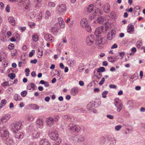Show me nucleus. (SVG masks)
I'll use <instances>...</instances> for the list:
<instances>
[{
	"mask_svg": "<svg viewBox=\"0 0 145 145\" xmlns=\"http://www.w3.org/2000/svg\"><path fill=\"white\" fill-rule=\"evenodd\" d=\"M44 39L47 42L53 41L54 40L52 35L48 33H44Z\"/></svg>",
	"mask_w": 145,
	"mask_h": 145,
	"instance_id": "12",
	"label": "nucleus"
},
{
	"mask_svg": "<svg viewBox=\"0 0 145 145\" xmlns=\"http://www.w3.org/2000/svg\"><path fill=\"white\" fill-rule=\"evenodd\" d=\"M78 137L77 136H75L72 138V140L74 142L76 143L77 142Z\"/></svg>",
	"mask_w": 145,
	"mask_h": 145,
	"instance_id": "52",
	"label": "nucleus"
},
{
	"mask_svg": "<svg viewBox=\"0 0 145 145\" xmlns=\"http://www.w3.org/2000/svg\"><path fill=\"white\" fill-rule=\"evenodd\" d=\"M62 44L61 43H58L57 44L56 46V49L57 50V51L59 53H61V50L63 47L62 46Z\"/></svg>",
	"mask_w": 145,
	"mask_h": 145,
	"instance_id": "32",
	"label": "nucleus"
},
{
	"mask_svg": "<svg viewBox=\"0 0 145 145\" xmlns=\"http://www.w3.org/2000/svg\"><path fill=\"white\" fill-rule=\"evenodd\" d=\"M14 46L13 44L10 43L8 46V49L10 50H12L14 49Z\"/></svg>",
	"mask_w": 145,
	"mask_h": 145,
	"instance_id": "51",
	"label": "nucleus"
},
{
	"mask_svg": "<svg viewBox=\"0 0 145 145\" xmlns=\"http://www.w3.org/2000/svg\"><path fill=\"white\" fill-rule=\"evenodd\" d=\"M54 142V145H59L61 142V140L60 139H58V140H56Z\"/></svg>",
	"mask_w": 145,
	"mask_h": 145,
	"instance_id": "47",
	"label": "nucleus"
},
{
	"mask_svg": "<svg viewBox=\"0 0 145 145\" xmlns=\"http://www.w3.org/2000/svg\"><path fill=\"white\" fill-rule=\"evenodd\" d=\"M42 16V12H40L36 16V20L37 21H40L41 20Z\"/></svg>",
	"mask_w": 145,
	"mask_h": 145,
	"instance_id": "36",
	"label": "nucleus"
},
{
	"mask_svg": "<svg viewBox=\"0 0 145 145\" xmlns=\"http://www.w3.org/2000/svg\"><path fill=\"white\" fill-rule=\"evenodd\" d=\"M26 12V14L31 19L35 17L36 14H37V10L36 9H32L29 10Z\"/></svg>",
	"mask_w": 145,
	"mask_h": 145,
	"instance_id": "5",
	"label": "nucleus"
},
{
	"mask_svg": "<svg viewBox=\"0 0 145 145\" xmlns=\"http://www.w3.org/2000/svg\"><path fill=\"white\" fill-rule=\"evenodd\" d=\"M15 133L14 135V137L15 138L17 139L22 138L24 137L23 134L21 132L17 133V132Z\"/></svg>",
	"mask_w": 145,
	"mask_h": 145,
	"instance_id": "24",
	"label": "nucleus"
},
{
	"mask_svg": "<svg viewBox=\"0 0 145 145\" xmlns=\"http://www.w3.org/2000/svg\"><path fill=\"white\" fill-rule=\"evenodd\" d=\"M97 22L100 24H101L104 21V18L102 16H100L97 18Z\"/></svg>",
	"mask_w": 145,
	"mask_h": 145,
	"instance_id": "35",
	"label": "nucleus"
},
{
	"mask_svg": "<svg viewBox=\"0 0 145 145\" xmlns=\"http://www.w3.org/2000/svg\"><path fill=\"white\" fill-rule=\"evenodd\" d=\"M58 29L56 27H53L51 29V32H52L54 34H56L58 31Z\"/></svg>",
	"mask_w": 145,
	"mask_h": 145,
	"instance_id": "34",
	"label": "nucleus"
},
{
	"mask_svg": "<svg viewBox=\"0 0 145 145\" xmlns=\"http://www.w3.org/2000/svg\"><path fill=\"white\" fill-rule=\"evenodd\" d=\"M105 79L104 78H103L100 81V82H99V85L101 86L105 82Z\"/></svg>",
	"mask_w": 145,
	"mask_h": 145,
	"instance_id": "57",
	"label": "nucleus"
},
{
	"mask_svg": "<svg viewBox=\"0 0 145 145\" xmlns=\"http://www.w3.org/2000/svg\"><path fill=\"white\" fill-rule=\"evenodd\" d=\"M59 119V116H54V118L49 117L47 119L46 121V124L50 127L52 126L54 124L56 123Z\"/></svg>",
	"mask_w": 145,
	"mask_h": 145,
	"instance_id": "2",
	"label": "nucleus"
},
{
	"mask_svg": "<svg viewBox=\"0 0 145 145\" xmlns=\"http://www.w3.org/2000/svg\"><path fill=\"white\" fill-rule=\"evenodd\" d=\"M8 20L10 23L12 25L14 26L15 25L16 21L15 18L14 17L9 16L8 18Z\"/></svg>",
	"mask_w": 145,
	"mask_h": 145,
	"instance_id": "20",
	"label": "nucleus"
},
{
	"mask_svg": "<svg viewBox=\"0 0 145 145\" xmlns=\"http://www.w3.org/2000/svg\"><path fill=\"white\" fill-rule=\"evenodd\" d=\"M31 108L33 110H38L39 107L36 104H31Z\"/></svg>",
	"mask_w": 145,
	"mask_h": 145,
	"instance_id": "37",
	"label": "nucleus"
},
{
	"mask_svg": "<svg viewBox=\"0 0 145 145\" xmlns=\"http://www.w3.org/2000/svg\"><path fill=\"white\" fill-rule=\"evenodd\" d=\"M106 141V139L104 137H102L101 138L100 143L101 144H103Z\"/></svg>",
	"mask_w": 145,
	"mask_h": 145,
	"instance_id": "49",
	"label": "nucleus"
},
{
	"mask_svg": "<svg viewBox=\"0 0 145 145\" xmlns=\"http://www.w3.org/2000/svg\"><path fill=\"white\" fill-rule=\"evenodd\" d=\"M57 11L61 13L63 12V5L61 4L58 5L56 8Z\"/></svg>",
	"mask_w": 145,
	"mask_h": 145,
	"instance_id": "25",
	"label": "nucleus"
},
{
	"mask_svg": "<svg viewBox=\"0 0 145 145\" xmlns=\"http://www.w3.org/2000/svg\"><path fill=\"white\" fill-rule=\"evenodd\" d=\"M8 132L6 128L3 127L0 128V137L2 140L5 141V143L7 145H11L12 144L13 139L9 138Z\"/></svg>",
	"mask_w": 145,
	"mask_h": 145,
	"instance_id": "1",
	"label": "nucleus"
},
{
	"mask_svg": "<svg viewBox=\"0 0 145 145\" xmlns=\"http://www.w3.org/2000/svg\"><path fill=\"white\" fill-rule=\"evenodd\" d=\"M109 87L110 88L116 89L117 88V86L116 85L114 84H110L109 85Z\"/></svg>",
	"mask_w": 145,
	"mask_h": 145,
	"instance_id": "64",
	"label": "nucleus"
},
{
	"mask_svg": "<svg viewBox=\"0 0 145 145\" xmlns=\"http://www.w3.org/2000/svg\"><path fill=\"white\" fill-rule=\"evenodd\" d=\"M36 126L37 128L42 129L44 127V123L42 119L37 118L36 120Z\"/></svg>",
	"mask_w": 145,
	"mask_h": 145,
	"instance_id": "9",
	"label": "nucleus"
},
{
	"mask_svg": "<svg viewBox=\"0 0 145 145\" xmlns=\"http://www.w3.org/2000/svg\"><path fill=\"white\" fill-rule=\"evenodd\" d=\"M1 85L3 86L4 88H6L7 86H10V85L8 82H5L1 84Z\"/></svg>",
	"mask_w": 145,
	"mask_h": 145,
	"instance_id": "40",
	"label": "nucleus"
},
{
	"mask_svg": "<svg viewBox=\"0 0 145 145\" xmlns=\"http://www.w3.org/2000/svg\"><path fill=\"white\" fill-rule=\"evenodd\" d=\"M108 93V91H103L102 93V97L103 98H105L106 97V95Z\"/></svg>",
	"mask_w": 145,
	"mask_h": 145,
	"instance_id": "53",
	"label": "nucleus"
},
{
	"mask_svg": "<svg viewBox=\"0 0 145 145\" xmlns=\"http://www.w3.org/2000/svg\"><path fill=\"white\" fill-rule=\"evenodd\" d=\"M121 126L120 125H118L115 126V129L117 131H119L121 128Z\"/></svg>",
	"mask_w": 145,
	"mask_h": 145,
	"instance_id": "58",
	"label": "nucleus"
},
{
	"mask_svg": "<svg viewBox=\"0 0 145 145\" xmlns=\"http://www.w3.org/2000/svg\"><path fill=\"white\" fill-rule=\"evenodd\" d=\"M10 117V116L9 115H4L1 118V120L3 122H6L8 120Z\"/></svg>",
	"mask_w": 145,
	"mask_h": 145,
	"instance_id": "23",
	"label": "nucleus"
},
{
	"mask_svg": "<svg viewBox=\"0 0 145 145\" xmlns=\"http://www.w3.org/2000/svg\"><path fill=\"white\" fill-rule=\"evenodd\" d=\"M102 37H96L95 40V44L96 45L99 46V48H101L103 47V44L102 42Z\"/></svg>",
	"mask_w": 145,
	"mask_h": 145,
	"instance_id": "7",
	"label": "nucleus"
},
{
	"mask_svg": "<svg viewBox=\"0 0 145 145\" xmlns=\"http://www.w3.org/2000/svg\"><path fill=\"white\" fill-rule=\"evenodd\" d=\"M103 10L106 13H108L110 12V6L108 3H106L104 4Z\"/></svg>",
	"mask_w": 145,
	"mask_h": 145,
	"instance_id": "19",
	"label": "nucleus"
},
{
	"mask_svg": "<svg viewBox=\"0 0 145 145\" xmlns=\"http://www.w3.org/2000/svg\"><path fill=\"white\" fill-rule=\"evenodd\" d=\"M42 0H36L34 1L35 7L36 8H38L42 6Z\"/></svg>",
	"mask_w": 145,
	"mask_h": 145,
	"instance_id": "17",
	"label": "nucleus"
},
{
	"mask_svg": "<svg viewBox=\"0 0 145 145\" xmlns=\"http://www.w3.org/2000/svg\"><path fill=\"white\" fill-rule=\"evenodd\" d=\"M22 122L21 121L14 123L12 128V131L13 133L17 132L22 128Z\"/></svg>",
	"mask_w": 145,
	"mask_h": 145,
	"instance_id": "3",
	"label": "nucleus"
},
{
	"mask_svg": "<svg viewBox=\"0 0 145 145\" xmlns=\"http://www.w3.org/2000/svg\"><path fill=\"white\" fill-rule=\"evenodd\" d=\"M32 39L35 42H37L38 40V36L37 35H33L32 36Z\"/></svg>",
	"mask_w": 145,
	"mask_h": 145,
	"instance_id": "48",
	"label": "nucleus"
},
{
	"mask_svg": "<svg viewBox=\"0 0 145 145\" xmlns=\"http://www.w3.org/2000/svg\"><path fill=\"white\" fill-rule=\"evenodd\" d=\"M93 5L92 4L89 5L87 8V12L89 13L91 12L93 10Z\"/></svg>",
	"mask_w": 145,
	"mask_h": 145,
	"instance_id": "33",
	"label": "nucleus"
},
{
	"mask_svg": "<svg viewBox=\"0 0 145 145\" xmlns=\"http://www.w3.org/2000/svg\"><path fill=\"white\" fill-rule=\"evenodd\" d=\"M85 28L86 31L89 32L91 33V29L90 26L88 25V24L84 27Z\"/></svg>",
	"mask_w": 145,
	"mask_h": 145,
	"instance_id": "42",
	"label": "nucleus"
},
{
	"mask_svg": "<svg viewBox=\"0 0 145 145\" xmlns=\"http://www.w3.org/2000/svg\"><path fill=\"white\" fill-rule=\"evenodd\" d=\"M30 1L29 0H25L24 3V7L25 8L26 10L29 9L30 8L29 5Z\"/></svg>",
	"mask_w": 145,
	"mask_h": 145,
	"instance_id": "28",
	"label": "nucleus"
},
{
	"mask_svg": "<svg viewBox=\"0 0 145 145\" xmlns=\"http://www.w3.org/2000/svg\"><path fill=\"white\" fill-rule=\"evenodd\" d=\"M14 99L15 101H18L21 100L22 99V98L19 95L15 94L14 96Z\"/></svg>",
	"mask_w": 145,
	"mask_h": 145,
	"instance_id": "30",
	"label": "nucleus"
},
{
	"mask_svg": "<svg viewBox=\"0 0 145 145\" xmlns=\"http://www.w3.org/2000/svg\"><path fill=\"white\" fill-rule=\"evenodd\" d=\"M116 32L115 30L113 29L110 30L108 33L107 38L108 40H111L115 36Z\"/></svg>",
	"mask_w": 145,
	"mask_h": 145,
	"instance_id": "8",
	"label": "nucleus"
},
{
	"mask_svg": "<svg viewBox=\"0 0 145 145\" xmlns=\"http://www.w3.org/2000/svg\"><path fill=\"white\" fill-rule=\"evenodd\" d=\"M58 22L59 24L60 27L61 28H63V18L61 17H59L58 19Z\"/></svg>",
	"mask_w": 145,
	"mask_h": 145,
	"instance_id": "31",
	"label": "nucleus"
},
{
	"mask_svg": "<svg viewBox=\"0 0 145 145\" xmlns=\"http://www.w3.org/2000/svg\"><path fill=\"white\" fill-rule=\"evenodd\" d=\"M51 16V13L48 10H47L45 13V18L46 19H48L49 17Z\"/></svg>",
	"mask_w": 145,
	"mask_h": 145,
	"instance_id": "38",
	"label": "nucleus"
},
{
	"mask_svg": "<svg viewBox=\"0 0 145 145\" xmlns=\"http://www.w3.org/2000/svg\"><path fill=\"white\" fill-rule=\"evenodd\" d=\"M50 143L47 139H44L40 141V145H50Z\"/></svg>",
	"mask_w": 145,
	"mask_h": 145,
	"instance_id": "22",
	"label": "nucleus"
},
{
	"mask_svg": "<svg viewBox=\"0 0 145 145\" xmlns=\"http://www.w3.org/2000/svg\"><path fill=\"white\" fill-rule=\"evenodd\" d=\"M119 55L121 59L125 55V53L123 52H119Z\"/></svg>",
	"mask_w": 145,
	"mask_h": 145,
	"instance_id": "56",
	"label": "nucleus"
},
{
	"mask_svg": "<svg viewBox=\"0 0 145 145\" xmlns=\"http://www.w3.org/2000/svg\"><path fill=\"white\" fill-rule=\"evenodd\" d=\"M104 30L103 29L102 27H99L96 29L95 32L94 34L96 37H102L101 35L102 33H103Z\"/></svg>",
	"mask_w": 145,
	"mask_h": 145,
	"instance_id": "10",
	"label": "nucleus"
},
{
	"mask_svg": "<svg viewBox=\"0 0 145 145\" xmlns=\"http://www.w3.org/2000/svg\"><path fill=\"white\" fill-rule=\"evenodd\" d=\"M101 27H103V29L104 30L103 33H106L108 30L110 29V27L107 25L106 23H105L104 24L102 25Z\"/></svg>",
	"mask_w": 145,
	"mask_h": 145,
	"instance_id": "26",
	"label": "nucleus"
},
{
	"mask_svg": "<svg viewBox=\"0 0 145 145\" xmlns=\"http://www.w3.org/2000/svg\"><path fill=\"white\" fill-rule=\"evenodd\" d=\"M27 119L29 121H31L34 119V118L32 116H29L27 117Z\"/></svg>",
	"mask_w": 145,
	"mask_h": 145,
	"instance_id": "62",
	"label": "nucleus"
},
{
	"mask_svg": "<svg viewBox=\"0 0 145 145\" xmlns=\"http://www.w3.org/2000/svg\"><path fill=\"white\" fill-rule=\"evenodd\" d=\"M69 64L70 65L71 67L73 66L75 64L76 61L74 60H69L68 61Z\"/></svg>",
	"mask_w": 145,
	"mask_h": 145,
	"instance_id": "43",
	"label": "nucleus"
},
{
	"mask_svg": "<svg viewBox=\"0 0 145 145\" xmlns=\"http://www.w3.org/2000/svg\"><path fill=\"white\" fill-rule=\"evenodd\" d=\"M36 130L35 127L33 124L29 125L27 128V131L28 133H32V132Z\"/></svg>",
	"mask_w": 145,
	"mask_h": 145,
	"instance_id": "15",
	"label": "nucleus"
},
{
	"mask_svg": "<svg viewBox=\"0 0 145 145\" xmlns=\"http://www.w3.org/2000/svg\"><path fill=\"white\" fill-rule=\"evenodd\" d=\"M127 32L130 34H133L134 32V27L133 25L129 24L127 27Z\"/></svg>",
	"mask_w": 145,
	"mask_h": 145,
	"instance_id": "13",
	"label": "nucleus"
},
{
	"mask_svg": "<svg viewBox=\"0 0 145 145\" xmlns=\"http://www.w3.org/2000/svg\"><path fill=\"white\" fill-rule=\"evenodd\" d=\"M116 143V142L115 140L114 139H112V140L110 141L109 145H114Z\"/></svg>",
	"mask_w": 145,
	"mask_h": 145,
	"instance_id": "63",
	"label": "nucleus"
},
{
	"mask_svg": "<svg viewBox=\"0 0 145 145\" xmlns=\"http://www.w3.org/2000/svg\"><path fill=\"white\" fill-rule=\"evenodd\" d=\"M95 105H94L93 103V102H90L87 106V109L90 111H91L93 107H94Z\"/></svg>",
	"mask_w": 145,
	"mask_h": 145,
	"instance_id": "21",
	"label": "nucleus"
},
{
	"mask_svg": "<svg viewBox=\"0 0 145 145\" xmlns=\"http://www.w3.org/2000/svg\"><path fill=\"white\" fill-rule=\"evenodd\" d=\"M95 40L94 36L91 34L88 35L86 39V43L88 45H92Z\"/></svg>",
	"mask_w": 145,
	"mask_h": 145,
	"instance_id": "6",
	"label": "nucleus"
},
{
	"mask_svg": "<svg viewBox=\"0 0 145 145\" xmlns=\"http://www.w3.org/2000/svg\"><path fill=\"white\" fill-rule=\"evenodd\" d=\"M28 25L31 28L34 27L35 25V24L33 22H29L28 23Z\"/></svg>",
	"mask_w": 145,
	"mask_h": 145,
	"instance_id": "50",
	"label": "nucleus"
},
{
	"mask_svg": "<svg viewBox=\"0 0 145 145\" xmlns=\"http://www.w3.org/2000/svg\"><path fill=\"white\" fill-rule=\"evenodd\" d=\"M100 102L99 103L95 101L94 103H93L94 105H95V106H94V107H97L99 106H100Z\"/></svg>",
	"mask_w": 145,
	"mask_h": 145,
	"instance_id": "61",
	"label": "nucleus"
},
{
	"mask_svg": "<svg viewBox=\"0 0 145 145\" xmlns=\"http://www.w3.org/2000/svg\"><path fill=\"white\" fill-rule=\"evenodd\" d=\"M84 140V137L82 136H79L78 137V141L77 143H79L80 142H83Z\"/></svg>",
	"mask_w": 145,
	"mask_h": 145,
	"instance_id": "44",
	"label": "nucleus"
},
{
	"mask_svg": "<svg viewBox=\"0 0 145 145\" xmlns=\"http://www.w3.org/2000/svg\"><path fill=\"white\" fill-rule=\"evenodd\" d=\"M105 71V68L103 67H100L97 70V72H103Z\"/></svg>",
	"mask_w": 145,
	"mask_h": 145,
	"instance_id": "45",
	"label": "nucleus"
},
{
	"mask_svg": "<svg viewBox=\"0 0 145 145\" xmlns=\"http://www.w3.org/2000/svg\"><path fill=\"white\" fill-rule=\"evenodd\" d=\"M103 12V10L99 8L96 9L95 11V15L97 16L102 15Z\"/></svg>",
	"mask_w": 145,
	"mask_h": 145,
	"instance_id": "29",
	"label": "nucleus"
},
{
	"mask_svg": "<svg viewBox=\"0 0 145 145\" xmlns=\"http://www.w3.org/2000/svg\"><path fill=\"white\" fill-rule=\"evenodd\" d=\"M48 135L52 140H58V135L57 132L55 130L50 131L48 133Z\"/></svg>",
	"mask_w": 145,
	"mask_h": 145,
	"instance_id": "4",
	"label": "nucleus"
},
{
	"mask_svg": "<svg viewBox=\"0 0 145 145\" xmlns=\"http://www.w3.org/2000/svg\"><path fill=\"white\" fill-rule=\"evenodd\" d=\"M78 89L77 88L74 87L72 88L71 91V94L73 95H75L78 93Z\"/></svg>",
	"mask_w": 145,
	"mask_h": 145,
	"instance_id": "27",
	"label": "nucleus"
},
{
	"mask_svg": "<svg viewBox=\"0 0 145 145\" xmlns=\"http://www.w3.org/2000/svg\"><path fill=\"white\" fill-rule=\"evenodd\" d=\"M84 66V64H80L79 66V68H78L79 71L80 72H81L84 69V68H80V67L83 66Z\"/></svg>",
	"mask_w": 145,
	"mask_h": 145,
	"instance_id": "55",
	"label": "nucleus"
},
{
	"mask_svg": "<svg viewBox=\"0 0 145 145\" xmlns=\"http://www.w3.org/2000/svg\"><path fill=\"white\" fill-rule=\"evenodd\" d=\"M69 129L73 132H78L80 131V128L77 127L74 124H70Z\"/></svg>",
	"mask_w": 145,
	"mask_h": 145,
	"instance_id": "11",
	"label": "nucleus"
},
{
	"mask_svg": "<svg viewBox=\"0 0 145 145\" xmlns=\"http://www.w3.org/2000/svg\"><path fill=\"white\" fill-rule=\"evenodd\" d=\"M27 93V91L25 90L22 91L21 93V95L22 97H25Z\"/></svg>",
	"mask_w": 145,
	"mask_h": 145,
	"instance_id": "54",
	"label": "nucleus"
},
{
	"mask_svg": "<svg viewBox=\"0 0 145 145\" xmlns=\"http://www.w3.org/2000/svg\"><path fill=\"white\" fill-rule=\"evenodd\" d=\"M115 106L117 108V110L118 112H120L122 109L123 105L122 103H118L117 101H116L114 104Z\"/></svg>",
	"mask_w": 145,
	"mask_h": 145,
	"instance_id": "14",
	"label": "nucleus"
},
{
	"mask_svg": "<svg viewBox=\"0 0 145 145\" xmlns=\"http://www.w3.org/2000/svg\"><path fill=\"white\" fill-rule=\"evenodd\" d=\"M55 5L56 4L54 2L49 1L48 3V7L50 8L54 7Z\"/></svg>",
	"mask_w": 145,
	"mask_h": 145,
	"instance_id": "39",
	"label": "nucleus"
},
{
	"mask_svg": "<svg viewBox=\"0 0 145 145\" xmlns=\"http://www.w3.org/2000/svg\"><path fill=\"white\" fill-rule=\"evenodd\" d=\"M8 76L11 79H13L15 78L16 75L14 73H12L8 74Z\"/></svg>",
	"mask_w": 145,
	"mask_h": 145,
	"instance_id": "46",
	"label": "nucleus"
},
{
	"mask_svg": "<svg viewBox=\"0 0 145 145\" xmlns=\"http://www.w3.org/2000/svg\"><path fill=\"white\" fill-rule=\"evenodd\" d=\"M40 133L39 132L36 130L32 132L31 135L32 137L33 138H38L39 136Z\"/></svg>",
	"mask_w": 145,
	"mask_h": 145,
	"instance_id": "16",
	"label": "nucleus"
},
{
	"mask_svg": "<svg viewBox=\"0 0 145 145\" xmlns=\"http://www.w3.org/2000/svg\"><path fill=\"white\" fill-rule=\"evenodd\" d=\"M5 10L7 12H9L10 11V7L9 5H7L5 8Z\"/></svg>",
	"mask_w": 145,
	"mask_h": 145,
	"instance_id": "60",
	"label": "nucleus"
},
{
	"mask_svg": "<svg viewBox=\"0 0 145 145\" xmlns=\"http://www.w3.org/2000/svg\"><path fill=\"white\" fill-rule=\"evenodd\" d=\"M80 26L82 27H84L88 24L87 20L86 18L82 19L80 22Z\"/></svg>",
	"mask_w": 145,
	"mask_h": 145,
	"instance_id": "18",
	"label": "nucleus"
},
{
	"mask_svg": "<svg viewBox=\"0 0 145 145\" xmlns=\"http://www.w3.org/2000/svg\"><path fill=\"white\" fill-rule=\"evenodd\" d=\"M35 52V50H32L30 52L29 54V57H31L33 56L34 53Z\"/></svg>",
	"mask_w": 145,
	"mask_h": 145,
	"instance_id": "59",
	"label": "nucleus"
},
{
	"mask_svg": "<svg viewBox=\"0 0 145 145\" xmlns=\"http://www.w3.org/2000/svg\"><path fill=\"white\" fill-rule=\"evenodd\" d=\"M6 103V101L5 99L2 100L0 103V108L3 107L5 105Z\"/></svg>",
	"mask_w": 145,
	"mask_h": 145,
	"instance_id": "41",
	"label": "nucleus"
}]
</instances>
